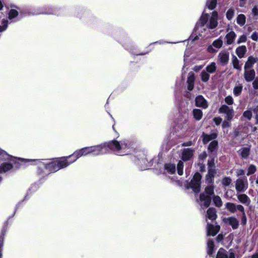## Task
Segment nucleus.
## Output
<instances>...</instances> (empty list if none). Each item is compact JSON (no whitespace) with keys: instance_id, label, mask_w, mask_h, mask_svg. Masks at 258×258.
<instances>
[{"instance_id":"1","label":"nucleus","mask_w":258,"mask_h":258,"mask_svg":"<svg viewBox=\"0 0 258 258\" xmlns=\"http://www.w3.org/2000/svg\"><path fill=\"white\" fill-rule=\"evenodd\" d=\"M218 17V13L216 11L213 12L211 15L203 14L197 23L189 39L195 41L200 37H205L209 33V29H214L217 26Z\"/></svg>"},{"instance_id":"2","label":"nucleus","mask_w":258,"mask_h":258,"mask_svg":"<svg viewBox=\"0 0 258 258\" xmlns=\"http://www.w3.org/2000/svg\"><path fill=\"white\" fill-rule=\"evenodd\" d=\"M132 143L128 140H123L118 142L117 140H113L100 145L91 146V147L93 156L107 154L111 152H115L117 155L123 156L127 153L122 151L130 149Z\"/></svg>"},{"instance_id":"3","label":"nucleus","mask_w":258,"mask_h":258,"mask_svg":"<svg viewBox=\"0 0 258 258\" xmlns=\"http://www.w3.org/2000/svg\"><path fill=\"white\" fill-rule=\"evenodd\" d=\"M160 153H159L157 157H154L148 161L147 157L139 160L138 165L141 170L152 169L153 172L157 175L161 173V163L160 162Z\"/></svg>"},{"instance_id":"4","label":"nucleus","mask_w":258,"mask_h":258,"mask_svg":"<svg viewBox=\"0 0 258 258\" xmlns=\"http://www.w3.org/2000/svg\"><path fill=\"white\" fill-rule=\"evenodd\" d=\"M88 155H93V151L91 146L86 147L81 149L77 150L70 155L61 157V159L64 163L63 164L64 168L75 162L81 157L85 156Z\"/></svg>"},{"instance_id":"5","label":"nucleus","mask_w":258,"mask_h":258,"mask_svg":"<svg viewBox=\"0 0 258 258\" xmlns=\"http://www.w3.org/2000/svg\"><path fill=\"white\" fill-rule=\"evenodd\" d=\"M42 165L49 173H55L61 169L64 168L63 162L61 157L54 158L50 159H44Z\"/></svg>"},{"instance_id":"6","label":"nucleus","mask_w":258,"mask_h":258,"mask_svg":"<svg viewBox=\"0 0 258 258\" xmlns=\"http://www.w3.org/2000/svg\"><path fill=\"white\" fill-rule=\"evenodd\" d=\"M214 187L212 185L207 186L205 188V192L200 195V198L201 202V206L205 208L209 206L211 201V196L214 194Z\"/></svg>"},{"instance_id":"7","label":"nucleus","mask_w":258,"mask_h":258,"mask_svg":"<svg viewBox=\"0 0 258 258\" xmlns=\"http://www.w3.org/2000/svg\"><path fill=\"white\" fill-rule=\"evenodd\" d=\"M203 142L204 144H206L212 140V141L209 145L208 151L210 152L215 151L217 149L218 142L215 140L217 137V134L215 133H213L210 135H208L203 133Z\"/></svg>"},{"instance_id":"8","label":"nucleus","mask_w":258,"mask_h":258,"mask_svg":"<svg viewBox=\"0 0 258 258\" xmlns=\"http://www.w3.org/2000/svg\"><path fill=\"white\" fill-rule=\"evenodd\" d=\"M216 258H238V256L233 249L226 250L220 248L218 251Z\"/></svg>"},{"instance_id":"9","label":"nucleus","mask_w":258,"mask_h":258,"mask_svg":"<svg viewBox=\"0 0 258 258\" xmlns=\"http://www.w3.org/2000/svg\"><path fill=\"white\" fill-rule=\"evenodd\" d=\"M201 178V174L199 173H196L191 180L190 186L196 193H198L200 191Z\"/></svg>"},{"instance_id":"10","label":"nucleus","mask_w":258,"mask_h":258,"mask_svg":"<svg viewBox=\"0 0 258 258\" xmlns=\"http://www.w3.org/2000/svg\"><path fill=\"white\" fill-rule=\"evenodd\" d=\"M216 171L214 167V161L212 160L208 162V172L206 175V182L208 183H212L214 181V177L216 174Z\"/></svg>"},{"instance_id":"11","label":"nucleus","mask_w":258,"mask_h":258,"mask_svg":"<svg viewBox=\"0 0 258 258\" xmlns=\"http://www.w3.org/2000/svg\"><path fill=\"white\" fill-rule=\"evenodd\" d=\"M248 185L246 178H239L236 181L235 188L237 192H243L247 189Z\"/></svg>"},{"instance_id":"12","label":"nucleus","mask_w":258,"mask_h":258,"mask_svg":"<svg viewBox=\"0 0 258 258\" xmlns=\"http://www.w3.org/2000/svg\"><path fill=\"white\" fill-rule=\"evenodd\" d=\"M225 207L226 210L230 213L234 214L236 212L237 210L239 212H243L244 207L240 204L232 202H227L225 204Z\"/></svg>"},{"instance_id":"13","label":"nucleus","mask_w":258,"mask_h":258,"mask_svg":"<svg viewBox=\"0 0 258 258\" xmlns=\"http://www.w3.org/2000/svg\"><path fill=\"white\" fill-rule=\"evenodd\" d=\"M219 112L220 113L225 114L226 118L228 120H230L234 115V110L233 108L226 105H222L219 109Z\"/></svg>"},{"instance_id":"14","label":"nucleus","mask_w":258,"mask_h":258,"mask_svg":"<svg viewBox=\"0 0 258 258\" xmlns=\"http://www.w3.org/2000/svg\"><path fill=\"white\" fill-rule=\"evenodd\" d=\"M218 59L222 66L226 65L229 60V52L226 50H222L218 55Z\"/></svg>"},{"instance_id":"15","label":"nucleus","mask_w":258,"mask_h":258,"mask_svg":"<svg viewBox=\"0 0 258 258\" xmlns=\"http://www.w3.org/2000/svg\"><path fill=\"white\" fill-rule=\"evenodd\" d=\"M8 225L9 221L7 220L4 222L3 228L2 229L1 232L0 233V258H2V251L4 244V236L6 235Z\"/></svg>"},{"instance_id":"16","label":"nucleus","mask_w":258,"mask_h":258,"mask_svg":"<svg viewBox=\"0 0 258 258\" xmlns=\"http://www.w3.org/2000/svg\"><path fill=\"white\" fill-rule=\"evenodd\" d=\"M225 223L230 225L233 229H236L239 226V221L235 217L232 216L228 218H225L223 219Z\"/></svg>"},{"instance_id":"17","label":"nucleus","mask_w":258,"mask_h":258,"mask_svg":"<svg viewBox=\"0 0 258 258\" xmlns=\"http://www.w3.org/2000/svg\"><path fill=\"white\" fill-rule=\"evenodd\" d=\"M9 162H11L13 165V167L19 168L23 166L26 163V160L22 158H17L12 156Z\"/></svg>"},{"instance_id":"18","label":"nucleus","mask_w":258,"mask_h":258,"mask_svg":"<svg viewBox=\"0 0 258 258\" xmlns=\"http://www.w3.org/2000/svg\"><path fill=\"white\" fill-rule=\"evenodd\" d=\"M197 106L206 109L208 107V104L206 100L202 95L198 96L195 99Z\"/></svg>"},{"instance_id":"19","label":"nucleus","mask_w":258,"mask_h":258,"mask_svg":"<svg viewBox=\"0 0 258 258\" xmlns=\"http://www.w3.org/2000/svg\"><path fill=\"white\" fill-rule=\"evenodd\" d=\"M195 150L191 148H186L183 150L182 153V159L186 161L189 160L194 155Z\"/></svg>"},{"instance_id":"20","label":"nucleus","mask_w":258,"mask_h":258,"mask_svg":"<svg viewBox=\"0 0 258 258\" xmlns=\"http://www.w3.org/2000/svg\"><path fill=\"white\" fill-rule=\"evenodd\" d=\"M220 227L219 225L214 226L212 224H208L207 234L208 235H215L220 230Z\"/></svg>"},{"instance_id":"21","label":"nucleus","mask_w":258,"mask_h":258,"mask_svg":"<svg viewBox=\"0 0 258 258\" xmlns=\"http://www.w3.org/2000/svg\"><path fill=\"white\" fill-rule=\"evenodd\" d=\"M255 71L253 69L244 70V77L247 82L252 81L255 77Z\"/></svg>"},{"instance_id":"22","label":"nucleus","mask_w":258,"mask_h":258,"mask_svg":"<svg viewBox=\"0 0 258 258\" xmlns=\"http://www.w3.org/2000/svg\"><path fill=\"white\" fill-rule=\"evenodd\" d=\"M258 58L257 57L249 56L247 58V61L245 62L244 66V70L251 69L253 67L254 64L256 62Z\"/></svg>"},{"instance_id":"23","label":"nucleus","mask_w":258,"mask_h":258,"mask_svg":"<svg viewBox=\"0 0 258 258\" xmlns=\"http://www.w3.org/2000/svg\"><path fill=\"white\" fill-rule=\"evenodd\" d=\"M237 198L240 203L246 206H249L250 204V198L245 194L237 195Z\"/></svg>"},{"instance_id":"24","label":"nucleus","mask_w":258,"mask_h":258,"mask_svg":"<svg viewBox=\"0 0 258 258\" xmlns=\"http://www.w3.org/2000/svg\"><path fill=\"white\" fill-rule=\"evenodd\" d=\"M246 51L247 49L245 45L240 46L235 50V53L239 58L244 57Z\"/></svg>"},{"instance_id":"25","label":"nucleus","mask_w":258,"mask_h":258,"mask_svg":"<svg viewBox=\"0 0 258 258\" xmlns=\"http://www.w3.org/2000/svg\"><path fill=\"white\" fill-rule=\"evenodd\" d=\"M236 36V35L235 33L233 31H231L228 33L225 36L227 44L228 45L232 44L235 40Z\"/></svg>"},{"instance_id":"26","label":"nucleus","mask_w":258,"mask_h":258,"mask_svg":"<svg viewBox=\"0 0 258 258\" xmlns=\"http://www.w3.org/2000/svg\"><path fill=\"white\" fill-rule=\"evenodd\" d=\"M231 62L233 67V68L237 70L238 71L241 70V65L240 64V61L238 60L237 57L235 55H232Z\"/></svg>"},{"instance_id":"27","label":"nucleus","mask_w":258,"mask_h":258,"mask_svg":"<svg viewBox=\"0 0 258 258\" xmlns=\"http://www.w3.org/2000/svg\"><path fill=\"white\" fill-rule=\"evenodd\" d=\"M13 168V165L11 162L10 163H3L0 166L1 172H6Z\"/></svg>"},{"instance_id":"28","label":"nucleus","mask_w":258,"mask_h":258,"mask_svg":"<svg viewBox=\"0 0 258 258\" xmlns=\"http://www.w3.org/2000/svg\"><path fill=\"white\" fill-rule=\"evenodd\" d=\"M43 162H40V164L38 165L37 169V173L38 175L41 176L42 177H44L45 175H48L49 173H46L45 172V169L44 168L43 165H42Z\"/></svg>"},{"instance_id":"29","label":"nucleus","mask_w":258,"mask_h":258,"mask_svg":"<svg viewBox=\"0 0 258 258\" xmlns=\"http://www.w3.org/2000/svg\"><path fill=\"white\" fill-rule=\"evenodd\" d=\"M207 214L208 218L211 220H215L217 218L216 210L215 208H209L207 211Z\"/></svg>"},{"instance_id":"30","label":"nucleus","mask_w":258,"mask_h":258,"mask_svg":"<svg viewBox=\"0 0 258 258\" xmlns=\"http://www.w3.org/2000/svg\"><path fill=\"white\" fill-rule=\"evenodd\" d=\"M214 243L212 239H209L207 242V252L208 254L211 256L214 252Z\"/></svg>"},{"instance_id":"31","label":"nucleus","mask_w":258,"mask_h":258,"mask_svg":"<svg viewBox=\"0 0 258 258\" xmlns=\"http://www.w3.org/2000/svg\"><path fill=\"white\" fill-rule=\"evenodd\" d=\"M217 70L216 64L215 62H212L208 64L206 68V71L210 74L214 73Z\"/></svg>"},{"instance_id":"32","label":"nucleus","mask_w":258,"mask_h":258,"mask_svg":"<svg viewBox=\"0 0 258 258\" xmlns=\"http://www.w3.org/2000/svg\"><path fill=\"white\" fill-rule=\"evenodd\" d=\"M12 156L9 155L6 151L0 149V161H8L9 162Z\"/></svg>"},{"instance_id":"33","label":"nucleus","mask_w":258,"mask_h":258,"mask_svg":"<svg viewBox=\"0 0 258 258\" xmlns=\"http://www.w3.org/2000/svg\"><path fill=\"white\" fill-rule=\"evenodd\" d=\"M194 118L197 120H200L203 116V112L199 109H194L192 111Z\"/></svg>"},{"instance_id":"34","label":"nucleus","mask_w":258,"mask_h":258,"mask_svg":"<svg viewBox=\"0 0 258 258\" xmlns=\"http://www.w3.org/2000/svg\"><path fill=\"white\" fill-rule=\"evenodd\" d=\"M194 81H195V77L193 75H190L188 77L187 80V83L188 84L187 89L188 90L191 91L193 89L194 87Z\"/></svg>"},{"instance_id":"35","label":"nucleus","mask_w":258,"mask_h":258,"mask_svg":"<svg viewBox=\"0 0 258 258\" xmlns=\"http://www.w3.org/2000/svg\"><path fill=\"white\" fill-rule=\"evenodd\" d=\"M243 86L241 84L236 85L233 88V94L235 96H239L242 91Z\"/></svg>"},{"instance_id":"36","label":"nucleus","mask_w":258,"mask_h":258,"mask_svg":"<svg viewBox=\"0 0 258 258\" xmlns=\"http://www.w3.org/2000/svg\"><path fill=\"white\" fill-rule=\"evenodd\" d=\"M246 22V17L243 14H239L238 15L237 19H236V22L237 23L241 26H242L245 24Z\"/></svg>"},{"instance_id":"37","label":"nucleus","mask_w":258,"mask_h":258,"mask_svg":"<svg viewBox=\"0 0 258 258\" xmlns=\"http://www.w3.org/2000/svg\"><path fill=\"white\" fill-rule=\"evenodd\" d=\"M201 80L203 82H207L210 79V74L205 70H203L200 74Z\"/></svg>"},{"instance_id":"38","label":"nucleus","mask_w":258,"mask_h":258,"mask_svg":"<svg viewBox=\"0 0 258 258\" xmlns=\"http://www.w3.org/2000/svg\"><path fill=\"white\" fill-rule=\"evenodd\" d=\"M217 0H208L206 4L207 8L212 10H213L216 6Z\"/></svg>"},{"instance_id":"39","label":"nucleus","mask_w":258,"mask_h":258,"mask_svg":"<svg viewBox=\"0 0 258 258\" xmlns=\"http://www.w3.org/2000/svg\"><path fill=\"white\" fill-rule=\"evenodd\" d=\"M19 15V12L15 9H11L9 11L8 15V18L10 20H12L17 17Z\"/></svg>"},{"instance_id":"40","label":"nucleus","mask_w":258,"mask_h":258,"mask_svg":"<svg viewBox=\"0 0 258 258\" xmlns=\"http://www.w3.org/2000/svg\"><path fill=\"white\" fill-rule=\"evenodd\" d=\"M165 169L167 170V171L171 174H173L175 172V166L173 164H166L165 165Z\"/></svg>"},{"instance_id":"41","label":"nucleus","mask_w":258,"mask_h":258,"mask_svg":"<svg viewBox=\"0 0 258 258\" xmlns=\"http://www.w3.org/2000/svg\"><path fill=\"white\" fill-rule=\"evenodd\" d=\"M45 13L47 14L56 15L57 14L58 10L56 8L51 7H47L45 9Z\"/></svg>"},{"instance_id":"42","label":"nucleus","mask_w":258,"mask_h":258,"mask_svg":"<svg viewBox=\"0 0 258 258\" xmlns=\"http://www.w3.org/2000/svg\"><path fill=\"white\" fill-rule=\"evenodd\" d=\"M213 202L215 206L218 207H221L222 205V202L220 197L216 196L213 197Z\"/></svg>"},{"instance_id":"43","label":"nucleus","mask_w":258,"mask_h":258,"mask_svg":"<svg viewBox=\"0 0 258 258\" xmlns=\"http://www.w3.org/2000/svg\"><path fill=\"white\" fill-rule=\"evenodd\" d=\"M212 45L216 48L219 49L222 47L223 41L220 38H218L214 41Z\"/></svg>"},{"instance_id":"44","label":"nucleus","mask_w":258,"mask_h":258,"mask_svg":"<svg viewBox=\"0 0 258 258\" xmlns=\"http://www.w3.org/2000/svg\"><path fill=\"white\" fill-rule=\"evenodd\" d=\"M235 11L233 8H230L226 12V18L229 20H231L234 15Z\"/></svg>"},{"instance_id":"45","label":"nucleus","mask_w":258,"mask_h":258,"mask_svg":"<svg viewBox=\"0 0 258 258\" xmlns=\"http://www.w3.org/2000/svg\"><path fill=\"white\" fill-rule=\"evenodd\" d=\"M249 148L245 147L241 149V155L243 158H247L249 154Z\"/></svg>"},{"instance_id":"46","label":"nucleus","mask_w":258,"mask_h":258,"mask_svg":"<svg viewBox=\"0 0 258 258\" xmlns=\"http://www.w3.org/2000/svg\"><path fill=\"white\" fill-rule=\"evenodd\" d=\"M183 163L182 161H179L177 165L178 174L179 175L183 174Z\"/></svg>"},{"instance_id":"47","label":"nucleus","mask_w":258,"mask_h":258,"mask_svg":"<svg viewBox=\"0 0 258 258\" xmlns=\"http://www.w3.org/2000/svg\"><path fill=\"white\" fill-rule=\"evenodd\" d=\"M256 170V167L253 164H250L247 169V175L249 176L255 173Z\"/></svg>"},{"instance_id":"48","label":"nucleus","mask_w":258,"mask_h":258,"mask_svg":"<svg viewBox=\"0 0 258 258\" xmlns=\"http://www.w3.org/2000/svg\"><path fill=\"white\" fill-rule=\"evenodd\" d=\"M231 182V179L229 177H224L222 180V183L223 186H228Z\"/></svg>"},{"instance_id":"49","label":"nucleus","mask_w":258,"mask_h":258,"mask_svg":"<svg viewBox=\"0 0 258 258\" xmlns=\"http://www.w3.org/2000/svg\"><path fill=\"white\" fill-rule=\"evenodd\" d=\"M242 213V217L241 219V223L242 225H245L247 222V219L246 217V214L244 211V208L243 209V211L241 212Z\"/></svg>"},{"instance_id":"50","label":"nucleus","mask_w":258,"mask_h":258,"mask_svg":"<svg viewBox=\"0 0 258 258\" xmlns=\"http://www.w3.org/2000/svg\"><path fill=\"white\" fill-rule=\"evenodd\" d=\"M225 102H226V104H227L229 105H232L234 103L233 98L232 97V96L230 95L225 97Z\"/></svg>"},{"instance_id":"51","label":"nucleus","mask_w":258,"mask_h":258,"mask_svg":"<svg viewBox=\"0 0 258 258\" xmlns=\"http://www.w3.org/2000/svg\"><path fill=\"white\" fill-rule=\"evenodd\" d=\"M243 116L248 120H250L252 117V112L250 110L245 111L243 112Z\"/></svg>"},{"instance_id":"52","label":"nucleus","mask_w":258,"mask_h":258,"mask_svg":"<svg viewBox=\"0 0 258 258\" xmlns=\"http://www.w3.org/2000/svg\"><path fill=\"white\" fill-rule=\"evenodd\" d=\"M252 14L254 16V19H257L258 18V8L257 6H254L252 9Z\"/></svg>"},{"instance_id":"53","label":"nucleus","mask_w":258,"mask_h":258,"mask_svg":"<svg viewBox=\"0 0 258 258\" xmlns=\"http://www.w3.org/2000/svg\"><path fill=\"white\" fill-rule=\"evenodd\" d=\"M246 40H247V38H246V35L243 34V35H241L238 38V39L237 40V43L238 44H240V43H241L245 42L246 41Z\"/></svg>"},{"instance_id":"54","label":"nucleus","mask_w":258,"mask_h":258,"mask_svg":"<svg viewBox=\"0 0 258 258\" xmlns=\"http://www.w3.org/2000/svg\"><path fill=\"white\" fill-rule=\"evenodd\" d=\"M250 37L252 40L257 41L258 40V33L256 32H254Z\"/></svg>"},{"instance_id":"55","label":"nucleus","mask_w":258,"mask_h":258,"mask_svg":"<svg viewBox=\"0 0 258 258\" xmlns=\"http://www.w3.org/2000/svg\"><path fill=\"white\" fill-rule=\"evenodd\" d=\"M214 47L212 45L209 46L207 48L208 51L211 53H215L217 52V50L215 49Z\"/></svg>"},{"instance_id":"56","label":"nucleus","mask_w":258,"mask_h":258,"mask_svg":"<svg viewBox=\"0 0 258 258\" xmlns=\"http://www.w3.org/2000/svg\"><path fill=\"white\" fill-rule=\"evenodd\" d=\"M213 120H214L215 123L217 125H218L221 123V122L222 121V119L220 117H215L213 119Z\"/></svg>"},{"instance_id":"57","label":"nucleus","mask_w":258,"mask_h":258,"mask_svg":"<svg viewBox=\"0 0 258 258\" xmlns=\"http://www.w3.org/2000/svg\"><path fill=\"white\" fill-rule=\"evenodd\" d=\"M204 67V65L195 66L193 69L194 71L197 72L201 70Z\"/></svg>"},{"instance_id":"58","label":"nucleus","mask_w":258,"mask_h":258,"mask_svg":"<svg viewBox=\"0 0 258 258\" xmlns=\"http://www.w3.org/2000/svg\"><path fill=\"white\" fill-rule=\"evenodd\" d=\"M253 87L254 89H258V79H256L252 83Z\"/></svg>"},{"instance_id":"59","label":"nucleus","mask_w":258,"mask_h":258,"mask_svg":"<svg viewBox=\"0 0 258 258\" xmlns=\"http://www.w3.org/2000/svg\"><path fill=\"white\" fill-rule=\"evenodd\" d=\"M222 125L223 128H226V127H228L230 126V123L228 121L224 120L223 122Z\"/></svg>"},{"instance_id":"60","label":"nucleus","mask_w":258,"mask_h":258,"mask_svg":"<svg viewBox=\"0 0 258 258\" xmlns=\"http://www.w3.org/2000/svg\"><path fill=\"white\" fill-rule=\"evenodd\" d=\"M192 144L191 141H188L187 142H184L182 144V146L186 147V146H190Z\"/></svg>"},{"instance_id":"61","label":"nucleus","mask_w":258,"mask_h":258,"mask_svg":"<svg viewBox=\"0 0 258 258\" xmlns=\"http://www.w3.org/2000/svg\"><path fill=\"white\" fill-rule=\"evenodd\" d=\"M244 171L242 169H240L237 171L238 175H242L244 174Z\"/></svg>"},{"instance_id":"62","label":"nucleus","mask_w":258,"mask_h":258,"mask_svg":"<svg viewBox=\"0 0 258 258\" xmlns=\"http://www.w3.org/2000/svg\"><path fill=\"white\" fill-rule=\"evenodd\" d=\"M246 1V0H240V3H239L240 7H243Z\"/></svg>"},{"instance_id":"63","label":"nucleus","mask_w":258,"mask_h":258,"mask_svg":"<svg viewBox=\"0 0 258 258\" xmlns=\"http://www.w3.org/2000/svg\"><path fill=\"white\" fill-rule=\"evenodd\" d=\"M217 240L218 241V242H220V241H221L223 239V236L222 235L219 234L218 235V236L217 237Z\"/></svg>"},{"instance_id":"64","label":"nucleus","mask_w":258,"mask_h":258,"mask_svg":"<svg viewBox=\"0 0 258 258\" xmlns=\"http://www.w3.org/2000/svg\"><path fill=\"white\" fill-rule=\"evenodd\" d=\"M251 258H258V253H255L251 256Z\"/></svg>"}]
</instances>
